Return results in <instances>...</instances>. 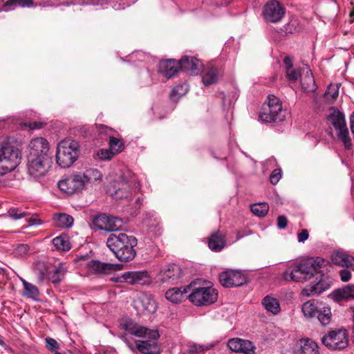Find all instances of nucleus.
Segmentation results:
<instances>
[{"mask_svg":"<svg viewBox=\"0 0 354 354\" xmlns=\"http://www.w3.org/2000/svg\"><path fill=\"white\" fill-rule=\"evenodd\" d=\"M262 304L267 311L273 315H277L280 312V305L278 300L270 296H266L262 299Z\"/></svg>","mask_w":354,"mask_h":354,"instance_id":"obj_28","label":"nucleus"},{"mask_svg":"<svg viewBox=\"0 0 354 354\" xmlns=\"http://www.w3.org/2000/svg\"><path fill=\"white\" fill-rule=\"evenodd\" d=\"M48 272L49 270L43 263H39L37 266L36 273L39 283H42L45 279H47Z\"/></svg>","mask_w":354,"mask_h":354,"instance_id":"obj_41","label":"nucleus"},{"mask_svg":"<svg viewBox=\"0 0 354 354\" xmlns=\"http://www.w3.org/2000/svg\"><path fill=\"white\" fill-rule=\"evenodd\" d=\"M115 187L116 189L115 197L123 198L138 192L140 188V185L131 171L126 170L121 174L120 180Z\"/></svg>","mask_w":354,"mask_h":354,"instance_id":"obj_8","label":"nucleus"},{"mask_svg":"<svg viewBox=\"0 0 354 354\" xmlns=\"http://www.w3.org/2000/svg\"><path fill=\"white\" fill-rule=\"evenodd\" d=\"M193 285L191 283L189 286L184 288H172L169 289L165 292V297L167 300L172 303L180 302L185 297V294L187 292V290L192 288Z\"/></svg>","mask_w":354,"mask_h":354,"instance_id":"obj_25","label":"nucleus"},{"mask_svg":"<svg viewBox=\"0 0 354 354\" xmlns=\"http://www.w3.org/2000/svg\"><path fill=\"white\" fill-rule=\"evenodd\" d=\"M53 162L52 158L28 157V173L35 179L43 177Z\"/></svg>","mask_w":354,"mask_h":354,"instance_id":"obj_11","label":"nucleus"},{"mask_svg":"<svg viewBox=\"0 0 354 354\" xmlns=\"http://www.w3.org/2000/svg\"><path fill=\"white\" fill-rule=\"evenodd\" d=\"M281 177V170L280 169H275L272 171L270 180L272 185H276Z\"/></svg>","mask_w":354,"mask_h":354,"instance_id":"obj_55","label":"nucleus"},{"mask_svg":"<svg viewBox=\"0 0 354 354\" xmlns=\"http://www.w3.org/2000/svg\"><path fill=\"white\" fill-rule=\"evenodd\" d=\"M136 324V322L130 318H124L120 322V327L121 329L131 333Z\"/></svg>","mask_w":354,"mask_h":354,"instance_id":"obj_46","label":"nucleus"},{"mask_svg":"<svg viewBox=\"0 0 354 354\" xmlns=\"http://www.w3.org/2000/svg\"><path fill=\"white\" fill-rule=\"evenodd\" d=\"M286 75L290 82H296L301 76V73L298 69L292 68L286 71Z\"/></svg>","mask_w":354,"mask_h":354,"instance_id":"obj_52","label":"nucleus"},{"mask_svg":"<svg viewBox=\"0 0 354 354\" xmlns=\"http://www.w3.org/2000/svg\"><path fill=\"white\" fill-rule=\"evenodd\" d=\"M97 156L100 159L102 160H111L115 154L114 152L109 149H100L97 153Z\"/></svg>","mask_w":354,"mask_h":354,"instance_id":"obj_49","label":"nucleus"},{"mask_svg":"<svg viewBox=\"0 0 354 354\" xmlns=\"http://www.w3.org/2000/svg\"><path fill=\"white\" fill-rule=\"evenodd\" d=\"M308 231L306 229H303L297 235L298 241L304 243L308 239Z\"/></svg>","mask_w":354,"mask_h":354,"instance_id":"obj_58","label":"nucleus"},{"mask_svg":"<svg viewBox=\"0 0 354 354\" xmlns=\"http://www.w3.org/2000/svg\"><path fill=\"white\" fill-rule=\"evenodd\" d=\"M350 124H351V129L354 135V111L352 113V114L350 116Z\"/></svg>","mask_w":354,"mask_h":354,"instance_id":"obj_64","label":"nucleus"},{"mask_svg":"<svg viewBox=\"0 0 354 354\" xmlns=\"http://www.w3.org/2000/svg\"><path fill=\"white\" fill-rule=\"evenodd\" d=\"M138 241L133 236L124 233L116 235L111 234L106 240V245L120 261L128 262L134 259L136 254L135 247Z\"/></svg>","mask_w":354,"mask_h":354,"instance_id":"obj_2","label":"nucleus"},{"mask_svg":"<svg viewBox=\"0 0 354 354\" xmlns=\"http://www.w3.org/2000/svg\"><path fill=\"white\" fill-rule=\"evenodd\" d=\"M57 186L62 192L69 194L80 192L85 187L84 176L81 174L68 176L59 180Z\"/></svg>","mask_w":354,"mask_h":354,"instance_id":"obj_13","label":"nucleus"},{"mask_svg":"<svg viewBox=\"0 0 354 354\" xmlns=\"http://www.w3.org/2000/svg\"><path fill=\"white\" fill-rule=\"evenodd\" d=\"M84 176V183H93L95 182H100L102 180V174L97 169L90 168L82 174Z\"/></svg>","mask_w":354,"mask_h":354,"instance_id":"obj_32","label":"nucleus"},{"mask_svg":"<svg viewBox=\"0 0 354 354\" xmlns=\"http://www.w3.org/2000/svg\"><path fill=\"white\" fill-rule=\"evenodd\" d=\"M109 144L110 149L114 152L115 154L119 153L124 149V144L122 140L113 136H109Z\"/></svg>","mask_w":354,"mask_h":354,"instance_id":"obj_40","label":"nucleus"},{"mask_svg":"<svg viewBox=\"0 0 354 354\" xmlns=\"http://www.w3.org/2000/svg\"><path fill=\"white\" fill-rule=\"evenodd\" d=\"M18 147L8 141L0 142V175L13 171L21 162Z\"/></svg>","mask_w":354,"mask_h":354,"instance_id":"obj_3","label":"nucleus"},{"mask_svg":"<svg viewBox=\"0 0 354 354\" xmlns=\"http://www.w3.org/2000/svg\"><path fill=\"white\" fill-rule=\"evenodd\" d=\"M65 270L62 267L49 270L47 279L53 283H59L64 278Z\"/></svg>","mask_w":354,"mask_h":354,"instance_id":"obj_36","label":"nucleus"},{"mask_svg":"<svg viewBox=\"0 0 354 354\" xmlns=\"http://www.w3.org/2000/svg\"><path fill=\"white\" fill-rule=\"evenodd\" d=\"M123 277L125 282L130 284L144 285L150 281L147 271L126 272L123 274Z\"/></svg>","mask_w":354,"mask_h":354,"instance_id":"obj_22","label":"nucleus"},{"mask_svg":"<svg viewBox=\"0 0 354 354\" xmlns=\"http://www.w3.org/2000/svg\"><path fill=\"white\" fill-rule=\"evenodd\" d=\"M136 324V322L130 318H124L120 322V327L121 329L131 333Z\"/></svg>","mask_w":354,"mask_h":354,"instance_id":"obj_47","label":"nucleus"},{"mask_svg":"<svg viewBox=\"0 0 354 354\" xmlns=\"http://www.w3.org/2000/svg\"><path fill=\"white\" fill-rule=\"evenodd\" d=\"M283 64L285 66L286 71L288 70V69H290V68H293L292 60L289 57H286L283 59Z\"/></svg>","mask_w":354,"mask_h":354,"instance_id":"obj_60","label":"nucleus"},{"mask_svg":"<svg viewBox=\"0 0 354 354\" xmlns=\"http://www.w3.org/2000/svg\"><path fill=\"white\" fill-rule=\"evenodd\" d=\"M332 262L337 266L354 270V257L344 251H335L331 255Z\"/></svg>","mask_w":354,"mask_h":354,"instance_id":"obj_20","label":"nucleus"},{"mask_svg":"<svg viewBox=\"0 0 354 354\" xmlns=\"http://www.w3.org/2000/svg\"><path fill=\"white\" fill-rule=\"evenodd\" d=\"M316 317L323 326L328 325L331 322L332 313L331 309L328 306H323L319 308V310Z\"/></svg>","mask_w":354,"mask_h":354,"instance_id":"obj_34","label":"nucleus"},{"mask_svg":"<svg viewBox=\"0 0 354 354\" xmlns=\"http://www.w3.org/2000/svg\"><path fill=\"white\" fill-rule=\"evenodd\" d=\"M340 279L342 281H348L351 277V272L347 269H343L339 271Z\"/></svg>","mask_w":354,"mask_h":354,"instance_id":"obj_56","label":"nucleus"},{"mask_svg":"<svg viewBox=\"0 0 354 354\" xmlns=\"http://www.w3.org/2000/svg\"><path fill=\"white\" fill-rule=\"evenodd\" d=\"M21 281L23 283L24 288V292L23 295L28 298L32 299L33 300H37L39 295V291L37 287L26 281L24 279H21Z\"/></svg>","mask_w":354,"mask_h":354,"instance_id":"obj_33","label":"nucleus"},{"mask_svg":"<svg viewBox=\"0 0 354 354\" xmlns=\"http://www.w3.org/2000/svg\"><path fill=\"white\" fill-rule=\"evenodd\" d=\"M15 4L21 7H30L33 5V1L32 0H8L7 1L5 4L4 7L6 8V10L10 9L8 6Z\"/></svg>","mask_w":354,"mask_h":354,"instance_id":"obj_43","label":"nucleus"},{"mask_svg":"<svg viewBox=\"0 0 354 354\" xmlns=\"http://www.w3.org/2000/svg\"><path fill=\"white\" fill-rule=\"evenodd\" d=\"M300 348L303 354H319V346L312 339H301Z\"/></svg>","mask_w":354,"mask_h":354,"instance_id":"obj_29","label":"nucleus"},{"mask_svg":"<svg viewBox=\"0 0 354 354\" xmlns=\"http://www.w3.org/2000/svg\"><path fill=\"white\" fill-rule=\"evenodd\" d=\"M149 335L151 337V339L148 340H136L135 345L129 342H127V346L131 351L135 352L138 350L142 354H158L160 347L156 342L159 337L157 331L149 332Z\"/></svg>","mask_w":354,"mask_h":354,"instance_id":"obj_12","label":"nucleus"},{"mask_svg":"<svg viewBox=\"0 0 354 354\" xmlns=\"http://www.w3.org/2000/svg\"><path fill=\"white\" fill-rule=\"evenodd\" d=\"M179 69V62L174 59L162 61L159 65V71L167 79L177 75Z\"/></svg>","mask_w":354,"mask_h":354,"instance_id":"obj_24","label":"nucleus"},{"mask_svg":"<svg viewBox=\"0 0 354 354\" xmlns=\"http://www.w3.org/2000/svg\"><path fill=\"white\" fill-rule=\"evenodd\" d=\"M45 341L46 344V348L50 351L55 352L57 351V349L59 348V344L55 339L48 337L45 339Z\"/></svg>","mask_w":354,"mask_h":354,"instance_id":"obj_54","label":"nucleus"},{"mask_svg":"<svg viewBox=\"0 0 354 354\" xmlns=\"http://www.w3.org/2000/svg\"><path fill=\"white\" fill-rule=\"evenodd\" d=\"M315 300H310L305 302L302 306V312L307 318H313L316 317L320 306Z\"/></svg>","mask_w":354,"mask_h":354,"instance_id":"obj_27","label":"nucleus"},{"mask_svg":"<svg viewBox=\"0 0 354 354\" xmlns=\"http://www.w3.org/2000/svg\"><path fill=\"white\" fill-rule=\"evenodd\" d=\"M134 308L138 314L152 313L156 310V301L151 295L142 293L134 301Z\"/></svg>","mask_w":354,"mask_h":354,"instance_id":"obj_18","label":"nucleus"},{"mask_svg":"<svg viewBox=\"0 0 354 354\" xmlns=\"http://www.w3.org/2000/svg\"><path fill=\"white\" fill-rule=\"evenodd\" d=\"M88 266L97 273L109 274L113 271L122 269V265L118 263H103L100 261H91Z\"/></svg>","mask_w":354,"mask_h":354,"instance_id":"obj_21","label":"nucleus"},{"mask_svg":"<svg viewBox=\"0 0 354 354\" xmlns=\"http://www.w3.org/2000/svg\"><path fill=\"white\" fill-rule=\"evenodd\" d=\"M28 222L29 223L30 225H40L41 224V221L39 218H30Z\"/></svg>","mask_w":354,"mask_h":354,"instance_id":"obj_62","label":"nucleus"},{"mask_svg":"<svg viewBox=\"0 0 354 354\" xmlns=\"http://www.w3.org/2000/svg\"><path fill=\"white\" fill-rule=\"evenodd\" d=\"M123 219L108 216L106 214H100L93 216L92 226L93 228L106 232H116L123 229Z\"/></svg>","mask_w":354,"mask_h":354,"instance_id":"obj_10","label":"nucleus"},{"mask_svg":"<svg viewBox=\"0 0 354 354\" xmlns=\"http://www.w3.org/2000/svg\"><path fill=\"white\" fill-rule=\"evenodd\" d=\"M149 332L151 331L147 328L136 323L130 334L138 337H142L148 335Z\"/></svg>","mask_w":354,"mask_h":354,"instance_id":"obj_42","label":"nucleus"},{"mask_svg":"<svg viewBox=\"0 0 354 354\" xmlns=\"http://www.w3.org/2000/svg\"><path fill=\"white\" fill-rule=\"evenodd\" d=\"M322 344L330 351H341L348 345L347 330L344 328L330 330L321 338Z\"/></svg>","mask_w":354,"mask_h":354,"instance_id":"obj_7","label":"nucleus"},{"mask_svg":"<svg viewBox=\"0 0 354 354\" xmlns=\"http://www.w3.org/2000/svg\"><path fill=\"white\" fill-rule=\"evenodd\" d=\"M297 24L296 20H292L283 26V30L286 34H292L296 31Z\"/></svg>","mask_w":354,"mask_h":354,"instance_id":"obj_53","label":"nucleus"},{"mask_svg":"<svg viewBox=\"0 0 354 354\" xmlns=\"http://www.w3.org/2000/svg\"><path fill=\"white\" fill-rule=\"evenodd\" d=\"M29 146L28 156L52 158L49 153V144L46 139L41 137L35 138L31 140Z\"/></svg>","mask_w":354,"mask_h":354,"instance_id":"obj_17","label":"nucleus"},{"mask_svg":"<svg viewBox=\"0 0 354 354\" xmlns=\"http://www.w3.org/2000/svg\"><path fill=\"white\" fill-rule=\"evenodd\" d=\"M339 94V90L336 86L330 85L324 93V97L327 100H335Z\"/></svg>","mask_w":354,"mask_h":354,"instance_id":"obj_48","label":"nucleus"},{"mask_svg":"<svg viewBox=\"0 0 354 354\" xmlns=\"http://www.w3.org/2000/svg\"><path fill=\"white\" fill-rule=\"evenodd\" d=\"M226 245L225 235L221 231L217 230L212 232L208 240V247L214 252H220Z\"/></svg>","mask_w":354,"mask_h":354,"instance_id":"obj_23","label":"nucleus"},{"mask_svg":"<svg viewBox=\"0 0 354 354\" xmlns=\"http://www.w3.org/2000/svg\"><path fill=\"white\" fill-rule=\"evenodd\" d=\"M78 143L75 140H62L57 147V163L62 168L69 167L78 157Z\"/></svg>","mask_w":354,"mask_h":354,"instance_id":"obj_6","label":"nucleus"},{"mask_svg":"<svg viewBox=\"0 0 354 354\" xmlns=\"http://www.w3.org/2000/svg\"><path fill=\"white\" fill-rule=\"evenodd\" d=\"M301 87L306 92H313L317 88L315 81L310 71H307L306 74L301 77Z\"/></svg>","mask_w":354,"mask_h":354,"instance_id":"obj_31","label":"nucleus"},{"mask_svg":"<svg viewBox=\"0 0 354 354\" xmlns=\"http://www.w3.org/2000/svg\"><path fill=\"white\" fill-rule=\"evenodd\" d=\"M329 112L330 113L327 116L328 124L337 131V138L343 143L345 149H351V139L349 136V132L344 113L335 107H331L329 109Z\"/></svg>","mask_w":354,"mask_h":354,"instance_id":"obj_4","label":"nucleus"},{"mask_svg":"<svg viewBox=\"0 0 354 354\" xmlns=\"http://www.w3.org/2000/svg\"><path fill=\"white\" fill-rule=\"evenodd\" d=\"M241 342L242 339H231L227 342V346L230 350L234 352H240V350H241Z\"/></svg>","mask_w":354,"mask_h":354,"instance_id":"obj_51","label":"nucleus"},{"mask_svg":"<svg viewBox=\"0 0 354 354\" xmlns=\"http://www.w3.org/2000/svg\"><path fill=\"white\" fill-rule=\"evenodd\" d=\"M250 209H251L252 212L254 215L259 216V217H263V216H265L268 214V209H269V206L266 203H257V204L252 205Z\"/></svg>","mask_w":354,"mask_h":354,"instance_id":"obj_38","label":"nucleus"},{"mask_svg":"<svg viewBox=\"0 0 354 354\" xmlns=\"http://www.w3.org/2000/svg\"><path fill=\"white\" fill-rule=\"evenodd\" d=\"M212 345H200L196 344H190L185 352V354H203V351L212 348Z\"/></svg>","mask_w":354,"mask_h":354,"instance_id":"obj_39","label":"nucleus"},{"mask_svg":"<svg viewBox=\"0 0 354 354\" xmlns=\"http://www.w3.org/2000/svg\"><path fill=\"white\" fill-rule=\"evenodd\" d=\"M99 129L100 130L101 132H104L106 134L109 133V131H111L112 130L111 129L109 128L108 127L104 124H100Z\"/></svg>","mask_w":354,"mask_h":354,"instance_id":"obj_63","label":"nucleus"},{"mask_svg":"<svg viewBox=\"0 0 354 354\" xmlns=\"http://www.w3.org/2000/svg\"><path fill=\"white\" fill-rule=\"evenodd\" d=\"M221 284L225 288L241 286L247 283L246 277L238 270H227L219 275Z\"/></svg>","mask_w":354,"mask_h":354,"instance_id":"obj_16","label":"nucleus"},{"mask_svg":"<svg viewBox=\"0 0 354 354\" xmlns=\"http://www.w3.org/2000/svg\"><path fill=\"white\" fill-rule=\"evenodd\" d=\"M187 85L186 84H179L175 86L170 94L171 97H175L176 96H181L187 91Z\"/></svg>","mask_w":354,"mask_h":354,"instance_id":"obj_50","label":"nucleus"},{"mask_svg":"<svg viewBox=\"0 0 354 354\" xmlns=\"http://www.w3.org/2000/svg\"><path fill=\"white\" fill-rule=\"evenodd\" d=\"M182 276L180 267L176 263H170L162 267L157 276V280L161 283H177Z\"/></svg>","mask_w":354,"mask_h":354,"instance_id":"obj_14","label":"nucleus"},{"mask_svg":"<svg viewBox=\"0 0 354 354\" xmlns=\"http://www.w3.org/2000/svg\"><path fill=\"white\" fill-rule=\"evenodd\" d=\"M326 263V261L320 257L303 259L289 267L283 272V278L287 281L303 282L315 277L304 291L308 296L319 295L330 288L333 281L325 272Z\"/></svg>","mask_w":354,"mask_h":354,"instance_id":"obj_1","label":"nucleus"},{"mask_svg":"<svg viewBox=\"0 0 354 354\" xmlns=\"http://www.w3.org/2000/svg\"><path fill=\"white\" fill-rule=\"evenodd\" d=\"M178 62L180 68L189 75H198L201 70L202 64L196 57L185 55Z\"/></svg>","mask_w":354,"mask_h":354,"instance_id":"obj_19","label":"nucleus"},{"mask_svg":"<svg viewBox=\"0 0 354 354\" xmlns=\"http://www.w3.org/2000/svg\"><path fill=\"white\" fill-rule=\"evenodd\" d=\"M54 246L60 250L68 251L71 249V245L68 240L66 236H59L53 239Z\"/></svg>","mask_w":354,"mask_h":354,"instance_id":"obj_37","label":"nucleus"},{"mask_svg":"<svg viewBox=\"0 0 354 354\" xmlns=\"http://www.w3.org/2000/svg\"><path fill=\"white\" fill-rule=\"evenodd\" d=\"M188 297L189 301L196 306H207L217 300L218 292L212 286L194 288Z\"/></svg>","mask_w":354,"mask_h":354,"instance_id":"obj_9","label":"nucleus"},{"mask_svg":"<svg viewBox=\"0 0 354 354\" xmlns=\"http://www.w3.org/2000/svg\"><path fill=\"white\" fill-rule=\"evenodd\" d=\"M53 220L57 227L62 228L71 227L74 222L73 218L65 213L55 214Z\"/></svg>","mask_w":354,"mask_h":354,"instance_id":"obj_30","label":"nucleus"},{"mask_svg":"<svg viewBox=\"0 0 354 354\" xmlns=\"http://www.w3.org/2000/svg\"><path fill=\"white\" fill-rule=\"evenodd\" d=\"M202 81L205 86L216 84L218 82V71L216 68H209L203 75Z\"/></svg>","mask_w":354,"mask_h":354,"instance_id":"obj_35","label":"nucleus"},{"mask_svg":"<svg viewBox=\"0 0 354 354\" xmlns=\"http://www.w3.org/2000/svg\"><path fill=\"white\" fill-rule=\"evenodd\" d=\"M285 14V9L277 0H269L264 6L263 15L269 22L277 23L279 21Z\"/></svg>","mask_w":354,"mask_h":354,"instance_id":"obj_15","label":"nucleus"},{"mask_svg":"<svg viewBox=\"0 0 354 354\" xmlns=\"http://www.w3.org/2000/svg\"><path fill=\"white\" fill-rule=\"evenodd\" d=\"M285 111L281 101L273 95L268 96V102L262 106L259 118L263 122H279L284 120Z\"/></svg>","mask_w":354,"mask_h":354,"instance_id":"obj_5","label":"nucleus"},{"mask_svg":"<svg viewBox=\"0 0 354 354\" xmlns=\"http://www.w3.org/2000/svg\"><path fill=\"white\" fill-rule=\"evenodd\" d=\"M241 348L240 352L244 354H255V346L253 343L249 340L242 339Z\"/></svg>","mask_w":354,"mask_h":354,"instance_id":"obj_44","label":"nucleus"},{"mask_svg":"<svg viewBox=\"0 0 354 354\" xmlns=\"http://www.w3.org/2000/svg\"><path fill=\"white\" fill-rule=\"evenodd\" d=\"M8 214L11 218L18 220L25 217L27 213L21 209L12 207L8 209Z\"/></svg>","mask_w":354,"mask_h":354,"instance_id":"obj_45","label":"nucleus"},{"mask_svg":"<svg viewBox=\"0 0 354 354\" xmlns=\"http://www.w3.org/2000/svg\"><path fill=\"white\" fill-rule=\"evenodd\" d=\"M333 298L339 301L349 300L354 298V285H347L333 292Z\"/></svg>","mask_w":354,"mask_h":354,"instance_id":"obj_26","label":"nucleus"},{"mask_svg":"<svg viewBox=\"0 0 354 354\" xmlns=\"http://www.w3.org/2000/svg\"><path fill=\"white\" fill-rule=\"evenodd\" d=\"M288 224V219L285 216H279L277 218V226L279 229H284Z\"/></svg>","mask_w":354,"mask_h":354,"instance_id":"obj_57","label":"nucleus"},{"mask_svg":"<svg viewBox=\"0 0 354 354\" xmlns=\"http://www.w3.org/2000/svg\"><path fill=\"white\" fill-rule=\"evenodd\" d=\"M30 249V247L26 244H21L17 247V251L20 254H26Z\"/></svg>","mask_w":354,"mask_h":354,"instance_id":"obj_59","label":"nucleus"},{"mask_svg":"<svg viewBox=\"0 0 354 354\" xmlns=\"http://www.w3.org/2000/svg\"><path fill=\"white\" fill-rule=\"evenodd\" d=\"M44 125V123L39 122H29L28 127L30 129H41Z\"/></svg>","mask_w":354,"mask_h":354,"instance_id":"obj_61","label":"nucleus"}]
</instances>
